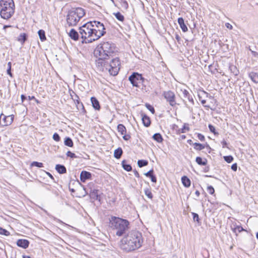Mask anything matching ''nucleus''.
Returning <instances> with one entry per match:
<instances>
[{
    "instance_id": "nucleus-1",
    "label": "nucleus",
    "mask_w": 258,
    "mask_h": 258,
    "mask_svg": "<svg viewBox=\"0 0 258 258\" xmlns=\"http://www.w3.org/2000/svg\"><path fill=\"white\" fill-rule=\"evenodd\" d=\"M121 248L125 251L130 252L141 247L143 243V238L141 232L132 230L127 233L121 240Z\"/></svg>"
},
{
    "instance_id": "nucleus-2",
    "label": "nucleus",
    "mask_w": 258,
    "mask_h": 258,
    "mask_svg": "<svg viewBox=\"0 0 258 258\" xmlns=\"http://www.w3.org/2000/svg\"><path fill=\"white\" fill-rule=\"evenodd\" d=\"M130 222L126 219H123L115 216H112L109 219V226L116 231L115 234L121 236L126 234L129 229Z\"/></svg>"
},
{
    "instance_id": "nucleus-3",
    "label": "nucleus",
    "mask_w": 258,
    "mask_h": 258,
    "mask_svg": "<svg viewBox=\"0 0 258 258\" xmlns=\"http://www.w3.org/2000/svg\"><path fill=\"white\" fill-rule=\"evenodd\" d=\"M115 44L111 42H104L98 45L94 51L95 56H100L104 58H109L115 51Z\"/></svg>"
},
{
    "instance_id": "nucleus-4",
    "label": "nucleus",
    "mask_w": 258,
    "mask_h": 258,
    "mask_svg": "<svg viewBox=\"0 0 258 258\" xmlns=\"http://www.w3.org/2000/svg\"><path fill=\"white\" fill-rule=\"evenodd\" d=\"M14 12L15 4L13 0L0 1V15L2 18L9 19Z\"/></svg>"
},
{
    "instance_id": "nucleus-5",
    "label": "nucleus",
    "mask_w": 258,
    "mask_h": 258,
    "mask_svg": "<svg viewBox=\"0 0 258 258\" xmlns=\"http://www.w3.org/2000/svg\"><path fill=\"white\" fill-rule=\"evenodd\" d=\"M93 27L94 25L91 21L86 22L82 25V43H89L95 41L94 38Z\"/></svg>"
},
{
    "instance_id": "nucleus-6",
    "label": "nucleus",
    "mask_w": 258,
    "mask_h": 258,
    "mask_svg": "<svg viewBox=\"0 0 258 258\" xmlns=\"http://www.w3.org/2000/svg\"><path fill=\"white\" fill-rule=\"evenodd\" d=\"M93 186L94 184L92 182L90 183L87 187L83 186L82 185L84 190V194L83 195V196L84 197L86 195L89 194L91 200L98 201L100 202V192L99 190L95 189Z\"/></svg>"
},
{
    "instance_id": "nucleus-7",
    "label": "nucleus",
    "mask_w": 258,
    "mask_h": 258,
    "mask_svg": "<svg viewBox=\"0 0 258 258\" xmlns=\"http://www.w3.org/2000/svg\"><path fill=\"white\" fill-rule=\"evenodd\" d=\"M120 62L118 57H115L111 60L110 62L108 61L107 64V71L110 75L116 76L120 70Z\"/></svg>"
},
{
    "instance_id": "nucleus-8",
    "label": "nucleus",
    "mask_w": 258,
    "mask_h": 258,
    "mask_svg": "<svg viewBox=\"0 0 258 258\" xmlns=\"http://www.w3.org/2000/svg\"><path fill=\"white\" fill-rule=\"evenodd\" d=\"M92 22L93 24L94 25V27H93L94 33L93 39L97 40L106 33L105 28L103 24L100 22L94 21Z\"/></svg>"
},
{
    "instance_id": "nucleus-9",
    "label": "nucleus",
    "mask_w": 258,
    "mask_h": 258,
    "mask_svg": "<svg viewBox=\"0 0 258 258\" xmlns=\"http://www.w3.org/2000/svg\"><path fill=\"white\" fill-rule=\"evenodd\" d=\"M128 80L133 86L139 87L140 84L144 82V78L142 75L138 73H133L129 77Z\"/></svg>"
},
{
    "instance_id": "nucleus-10",
    "label": "nucleus",
    "mask_w": 258,
    "mask_h": 258,
    "mask_svg": "<svg viewBox=\"0 0 258 258\" xmlns=\"http://www.w3.org/2000/svg\"><path fill=\"white\" fill-rule=\"evenodd\" d=\"M95 56L97 58L95 60V63L98 69L101 71H107V64L108 63L107 59L108 58H104L100 56Z\"/></svg>"
},
{
    "instance_id": "nucleus-11",
    "label": "nucleus",
    "mask_w": 258,
    "mask_h": 258,
    "mask_svg": "<svg viewBox=\"0 0 258 258\" xmlns=\"http://www.w3.org/2000/svg\"><path fill=\"white\" fill-rule=\"evenodd\" d=\"M80 18L81 17L78 16L75 11H71L67 16V23L69 26L75 25L79 22Z\"/></svg>"
},
{
    "instance_id": "nucleus-12",
    "label": "nucleus",
    "mask_w": 258,
    "mask_h": 258,
    "mask_svg": "<svg viewBox=\"0 0 258 258\" xmlns=\"http://www.w3.org/2000/svg\"><path fill=\"white\" fill-rule=\"evenodd\" d=\"M163 96L170 106L173 107L176 105L175 95L173 92L170 90L164 91Z\"/></svg>"
},
{
    "instance_id": "nucleus-13",
    "label": "nucleus",
    "mask_w": 258,
    "mask_h": 258,
    "mask_svg": "<svg viewBox=\"0 0 258 258\" xmlns=\"http://www.w3.org/2000/svg\"><path fill=\"white\" fill-rule=\"evenodd\" d=\"M2 116H3V125L4 126H7L9 125L12 124V123L13 121L14 120V115H11L9 116H5L3 114H1L0 116V121L2 119Z\"/></svg>"
},
{
    "instance_id": "nucleus-14",
    "label": "nucleus",
    "mask_w": 258,
    "mask_h": 258,
    "mask_svg": "<svg viewBox=\"0 0 258 258\" xmlns=\"http://www.w3.org/2000/svg\"><path fill=\"white\" fill-rule=\"evenodd\" d=\"M17 244L19 247L26 248L29 246V242L26 239H19L17 242Z\"/></svg>"
},
{
    "instance_id": "nucleus-15",
    "label": "nucleus",
    "mask_w": 258,
    "mask_h": 258,
    "mask_svg": "<svg viewBox=\"0 0 258 258\" xmlns=\"http://www.w3.org/2000/svg\"><path fill=\"white\" fill-rule=\"evenodd\" d=\"M91 173L87 171H82V182H84L86 180L91 179Z\"/></svg>"
},
{
    "instance_id": "nucleus-16",
    "label": "nucleus",
    "mask_w": 258,
    "mask_h": 258,
    "mask_svg": "<svg viewBox=\"0 0 258 258\" xmlns=\"http://www.w3.org/2000/svg\"><path fill=\"white\" fill-rule=\"evenodd\" d=\"M91 101L92 104V106L93 108L97 110H100V106L99 101L98 100L94 97H92L91 98Z\"/></svg>"
},
{
    "instance_id": "nucleus-17",
    "label": "nucleus",
    "mask_w": 258,
    "mask_h": 258,
    "mask_svg": "<svg viewBox=\"0 0 258 258\" xmlns=\"http://www.w3.org/2000/svg\"><path fill=\"white\" fill-rule=\"evenodd\" d=\"M178 23L183 32H186V31H187V27L185 24L184 20L182 17H180L178 19Z\"/></svg>"
},
{
    "instance_id": "nucleus-18",
    "label": "nucleus",
    "mask_w": 258,
    "mask_h": 258,
    "mask_svg": "<svg viewBox=\"0 0 258 258\" xmlns=\"http://www.w3.org/2000/svg\"><path fill=\"white\" fill-rule=\"evenodd\" d=\"M154 170L151 169L149 170L148 172L144 173V175L148 177L151 178V180L153 182H156L157 178L155 175L153 174Z\"/></svg>"
},
{
    "instance_id": "nucleus-19",
    "label": "nucleus",
    "mask_w": 258,
    "mask_h": 258,
    "mask_svg": "<svg viewBox=\"0 0 258 258\" xmlns=\"http://www.w3.org/2000/svg\"><path fill=\"white\" fill-rule=\"evenodd\" d=\"M142 119L143 123L146 127H148L150 125L151 121L150 118L147 115L144 114L142 115Z\"/></svg>"
},
{
    "instance_id": "nucleus-20",
    "label": "nucleus",
    "mask_w": 258,
    "mask_h": 258,
    "mask_svg": "<svg viewBox=\"0 0 258 258\" xmlns=\"http://www.w3.org/2000/svg\"><path fill=\"white\" fill-rule=\"evenodd\" d=\"M183 93V97L186 98L189 102H190L192 104L194 103V99L192 96L190 95L188 91L185 89L183 90H181Z\"/></svg>"
},
{
    "instance_id": "nucleus-21",
    "label": "nucleus",
    "mask_w": 258,
    "mask_h": 258,
    "mask_svg": "<svg viewBox=\"0 0 258 258\" xmlns=\"http://www.w3.org/2000/svg\"><path fill=\"white\" fill-rule=\"evenodd\" d=\"M248 76L253 83H254L255 84L258 83V74L257 73H256L255 72H251L248 74Z\"/></svg>"
},
{
    "instance_id": "nucleus-22",
    "label": "nucleus",
    "mask_w": 258,
    "mask_h": 258,
    "mask_svg": "<svg viewBox=\"0 0 258 258\" xmlns=\"http://www.w3.org/2000/svg\"><path fill=\"white\" fill-rule=\"evenodd\" d=\"M208 93L204 91H202L199 93L198 96L199 98V100L201 102V103L203 105H204L206 103V100L205 99H203V98H202L203 97H208Z\"/></svg>"
},
{
    "instance_id": "nucleus-23",
    "label": "nucleus",
    "mask_w": 258,
    "mask_h": 258,
    "mask_svg": "<svg viewBox=\"0 0 258 258\" xmlns=\"http://www.w3.org/2000/svg\"><path fill=\"white\" fill-rule=\"evenodd\" d=\"M123 154V151L120 147H118L117 149L114 150V157L117 159H119L121 158L122 155Z\"/></svg>"
},
{
    "instance_id": "nucleus-24",
    "label": "nucleus",
    "mask_w": 258,
    "mask_h": 258,
    "mask_svg": "<svg viewBox=\"0 0 258 258\" xmlns=\"http://www.w3.org/2000/svg\"><path fill=\"white\" fill-rule=\"evenodd\" d=\"M181 181L183 185L186 187H188L190 185V179L186 176H183L181 177Z\"/></svg>"
},
{
    "instance_id": "nucleus-25",
    "label": "nucleus",
    "mask_w": 258,
    "mask_h": 258,
    "mask_svg": "<svg viewBox=\"0 0 258 258\" xmlns=\"http://www.w3.org/2000/svg\"><path fill=\"white\" fill-rule=\"evenodd\" d=\"M55 169L60 174L65 173L67 172V169L64 166L60 164H57L55 166Z\"/></svg>"
},
{
    "instance_id": "nucleus-26",
    "label": "nucleus",
    "mask_w": 258,
    "mask_h": 258,
    "mask_svg": "<svg viewBox=\"0 0 258 258\" xmlns=\"http://www.w3.org/2000/svg\"><path fill=\"white\" fill-rule=\"evenodd\" d=\"M231 228L233 231L235 233H236L237 231L238 232H240L244 230L242 226H241L240 225H237L236 223L232 224Z\"/></svg>"
},
{
    "instance_id": "nucleus-27",
    "label": "nucleus",
    "mask_w": 258,
    "mask_h": 258,
    "mask_svg": "<svg viewBox=\"0 0 258 258\" xmlns=\"http://www.w3.org/2000/svg\"><path fill=\"white\" fill-rule=\"evenodd\" d=\"M69 36L72 39H74V40H77L79 38V34L78 32L74 29L71 30L69 33Z\"/></svg>"
},
{
    "instance_id": "nucleus-28",
    "label": "nucleus",
    "mask_w": 258,
    "mask_h": 258,
    "mask_svg": "<svg viewBox=\"0 0 258 258\" xmlns=\"http://www.w3.org/2000/svg\"><path fill=\"white\" fill-rule=\"evenodd\" d=\"M122 168L127 171H131L132 170V167L130 164L127 163L125 160H123L121 162Z\"/></svg>"
},
{
    "instance_id": "nucleus-29",
    "label": "nucleus",
    "mask_w": 258,
    "mask_h": 258,
    "mask_svg": "<svg viewBox=\"0 0 258 258\" xmlns=\"http://www.w3.org/2000/svg\"><path fill=\"white\" fill-rule=\"evenodd\" d=\"M196 161L200 165H206L207 163V160L206 159H202L200 157H197L196 159Z\"/></svg>"
},
{
    "instance_id": "nucleus-30",
    "label": "nucleus",
    "mask_w": 258,
    "mask_h": 258,
    "mask_svg": "<svg viewBox=\"0 0 258 258\" xmlns=\"http://www.w3.org/2000/svg\"><path fill=\"white\" fill-rule=\"evenodd\" d=\"M152 138L155 141H157L158 143H159L162 142L163 140L161 135L160 133L155 134L153 136Z\"/></svg>"
},
{
    "instance_id": "nucleus-31",
    "label": "nucleus",
    "mask_w": 258,
    "mask_h": 258,
    "mask_svg": "<svg viewBox=\"0 0 258 258\" xmlns=\"http://www.w3.org/2000/svg\"><path fill=\"white\" fill-rule=\"evenodd\" d=\"M117 131L121 135H124L126 133V128L122 124H119L117 125Z\"/></svg>"
},
{
    "instance_id": "nucleus-32",
    "label": "nucleus",
    "mask_w": 258,
    "mask_h": 258,
    "mask_svg": "<svg viewBox=\"0 0 258 258\" xmlns=\"http://www.w3.org/2000/svg\"><path fill=\"white\" fill-rule=\"evenodd\" d=\"M27 36L26 33H21L18 38V41L20 42L22 44H23L27 40Z\"/></svg>"
},
{
    "instance_id": "nucleus-33",
    "label": "nucleus",
    "mask_w": 258,
    "mask_h": 258,
    "mask_svg": "<svg viewBox=\"0 0 258 258\" xmlns=\"http://www.w3.org/2000/svg\"><path fill=\"white\" fill-rule=\"evenodd\" d=\"M38 34L39 38L41 41H44L46 39V36H45V33L43 30H39L38 32Z\"/></svg>"
},
{
    "instance_id": "nucleus-34",
    "label": "nucleus",
    "mask_w": 258,
    "mask_h": 258,
    "mask_svg": "<svg viewBox=\"0 0 258 258\" xmlns=\"http://www.w3.org/2000/svg\"><path fill=\"white\" fill-rule=\"evenodd\" d=\"M64 143V145L67 146H68L70 147H72L73 146V141L69 137H67L65 138Z\"/></svg>"
},
{
    "instance_id": "nucleus-35",
    "label": "nucleus",
    "mask_w": 258,
    "mask_h": 258,
    "mask_svg": "<svg viewBox=\"0 0 258 258\" xmlns=\"http://www.w3.org/2000/svg\"><path fill=\"white\" fill-rule=\"evenodd\" d=\"M194 145L195 149L197 150L201 151L205 148V146L200 143H195Z\"/></svg>"
},
{
    "instance_id": "nucleus-36",
    "label": "nucleus",
    "mask_w": 258,
    "mask_h": 258,
    "mask_svg": "<svg viewBox=\"0 0 258 258\" xmlns=\"http://www.w3.org/2000/svg\"><path fill=\"white\" fill-rule=\"evenodd\" d=\"M113 14L118 20L121 22L124 20V16L120 12L114 13Z\"/></svg>"
},
{
    "instance_id": "nucleus-37",
    "label": "nucleus",
    "mask_w": 258,
    "mask_h": 258,
    "mask_svg": "<svg viewBox=\"0 0 258 258\" xmlns=\"http://www.w3.org/2000/svg\"><path fill=\"white\" fill-rule=\"evenodd\" d=\"M148 162L145 160H139L138 161V165L139 167H142L147 165Z\"/></svg>"
},
{
    "instance_id": "nucleus-38",
    "label": "nucleus",
    "mask_w": 258,
    "mask_h": 258,
    "mask_svg": "<svg viewBox=\"0 0 258 258\" xmlns=\"http://www.w3.org/2000/svg\"><path fill=\"white\" fill-rule=\"evenodd\" d=\"M145 195L150 199H152L153 194L150 189L146 188L144 190Z\"/></svg>"
},
{
    "instance_id": "nucleus-39",
    "label": "nucleus",
    "mask_w": 258,
    "mask_h": 258,
    "mask_svg": "<svg viewBox=\"0 0 258 258\" xmlns=\"http://www.w3.org/2000/svg\"><path fill=\"white\" fill-rule=\"evenodd\" d=\"M230 71L232 73H233L235 75H237L239 73L238 70H237V68L234 66H232L229 67Z\"/></svg>"
},
{
    "instance_id": "nucleus-40",
    "label": "nucleus",
    "mask_w": 258,
    "mask_h": 258,
    "mask_svg": "<svg viewBox=\"0 0 258 258\" xmlns=\"http://www.w3.org/2000/svg\"><path fill=\"white\" fill-rule=\"evenodd\" d=\"M31 166H36L38 167H42L43 166V164L42 163L34 161L31 164Z\"/></svg>"
},
{
    "instance_id": "nucleus-41",
    "label": "nucleus",
    "mask_w": 258,
    "mask_h": 258,
    "mask_svg": "<svg viewBox=\"0 0 258 258\" xmlns=\"http://www.w3.org/2000/svg\"><path fill=\"white\" fill-rule=\"evenodd\" d=\"M224 159L228 163H231L233 160V157L231 155L224 156Z\"/></svg>"
},
{
    "instance_id": "nucleus-42",
    "label": "nucleus",
    "mask_w": 258,
    "mask_h": 258,
    "mask_svg": "<svg viewBox=\"0 0 258 258\" xmlns=\"http://www.w3.org/2000/svg\"><path fill=\"white\" fill-rule=\"evenodd\" d=\"M0 234L8 236L10 234V233L7 230L0 227Z\"/></svg>"
},
{
    "instance_id": "nucleus-43",
    "label": "nucleus",
    "mask_w": 258,
    "mask_h": 258,
    "mask_svg": "<svg viewBox=\"0 0 258 258\" xmlns=\"http://www.w3.org/2000/svg\"><path fill=\"white\" fill-rule=\"evenodd\" d=\"M145 106L146 108L152 112V113L154 114L155 113V109L152 105H151L149 104L146 103Z\"/></svg>"
},
{
    "instance_id": "nucleus-44",
    "label": "nucleus",
    "mask_w": 258,
    "mask_h": 258,
    "mask_svg": "<svg viewBox=\"0 0 258 258\" xmlns=\"http://www.w3.org/2000/svg\"><path fill=\"white\" fill-rule=\"evenodd\" d=\"M207 191L211 195H213L215 192V189L212 185L207 187Z\"/></svg>"
},
{
    "instance_id": "nucleus-45",
    "label": "nucleus",
    "mask_w": 258,
    "mask_h": 258,
    "mask_svg": "<svg viewBox=\"0 0 258 258\" xmlns=\"http://www.w3.org/2000/svg\"><path fill=\"white\" fill-rule=\"evenodd\" d=\"M192 215H193V219L195 221H197V222L199 223L200 222V219L199 217V215L198 214L196 213H192Z\"/></svg>"
},
{
    "instance_id": "nucleus-46",
    "label": "nucleus",
    "mask_w": 258,
    "mask_h": 258,
    "mask_svg": "<svg viewBox=\"0 0 258 258\" xmlns=\"http://www.w3.org/2000/svg\"><path fill=\"white\" fill-rule=\"evenodd\" d=\"M121 7L125 10L127 9L128 7V3L125 0H123L121 2Z\"/></svg>"
},
{
    "instance_id": "nucleus-47",
    "label": "nucleus",
    "mask_w": 258,
    "mask_h": 258,
    "mask_svg": "<svg viewBox=\"0 0 258 258\" xmlns=\"http://www.w3.org/2000/svg\"><path fill=\"white\" fill-rule=\"evenodd\" d=\"M208 127H209V128L210 132H211L215 135L217 134V133L216 132L215 127L213 125L210 124H209Z\"/></svg>"
},
{
    "instance_id": "nucleus-48",
    "label": "nucleus",
    "mask_w": 258,
    "mask_h": 258,
    "mask_svg": "<svg viewBox=\"0 0 258 258\" xmlns=\"http://www.w3.org/2000/svg\"><path fill=\"white\" fill-rule=\"evenodd\" d=\"M53 139L55 141H59L60 140V137L57 133H54L53 135Z\"/></svg>"
},
{
    "instance_id": "nucleus-49",
    "label": "nucleus",
    "mask_w": 258,
    "mask_h": 258,
    "mask_svg": "<svg viewBox=\"0 0 258 258\" xmlns=\"http://www.w3.org/2000/svg\"><path fill=\"white\" fill-rule=\"evenodd\" d=\"M67 156L70 157L72 158H74L77 157L76 155L74 153L71 152V151H68L67 153Z\"/></svg>"
},
{
    "instance_id": "nucleus-50",
    "label": "nucleus",
    "mask_w": 258,
    "mask_h": 258,
    "mask_svg": "<svg viewBox=\"0 0 258 258\" xmlns=\"http://www.w3.org/2000/svg\"><path fill=\"white\" fill-rule=\"evenodd\" d=\"M198 138L201 141H204L205 140V137L201 134H198L197 135Z\"/></svg>"
},
{
    "instance_id": "nucleus-51",
    "label": "nucleus",
    "mask_w": 258,
    "mask_h": 258,
    "mask_svg": "<svg viewBox=\"0 0 258 258\" xmlns=\"http://www.w3.org/2000/svg\"><path fill=\"white\" fill-rule=\"evenodd\" d=\"M186 130L188 131L189 127L186 126L185 124H184L183 126V127L181 128V133H185L186 132Z\"/></svg>"
},
{
    "instance_id": "nucleus-52",
    "label": "nucleus",
    "mask_w": 258,
    "mask_h": 258,
    "mask_svg": "<svg viewBox=\"0 0 258 258\" xmlns=\"http://www.w3.org/2000/svg\"><path fill=\"white\" fill-rule=\"evenodd\" d=\"M123 135L122 138H123V140L125 141H128L131 138L130 135H126V134L124 135Z\"/></svg>"
},
{
    "instance_id": "nucleus-53",
    "label": "nucleus",
    "mask_w": 258,
    "mask_h": 258,
    "mask_svg": "<svg viewBox=\"0 0 258 258\" xmlns=\"http://www.w3.org/2000/svg\"><path fill=\"white\" fill-rule=\"evenodd\" d=\"M231 169L234 171H236L237 169V165L236 163H234L231 166Z\"/></svg>"
},
{
    "instance_id": "nucleus-54",
    "label": "nucleus",
    "mask_w": 258,
    "mask_h": 258,
    "mask_svg": "<svg viewBox=\"0 0 258 258\" xmlns=\"http://www.w3.org/2000/svg\"><path fill=\"white\" fill-rule=\"evenodd\" d=\"M225 26L227 28H228L230 30H232L233 28L232 26L229 23H226L225 24Z\"/></svg>"
},
{
    "instance_id": "nucleus-55",
    "label": "nucleus",
    "mask_w": 258,
    "mask_h": 258,
    "mask_svg": "<svg viewBox=\"0 0 258 258\" xmlns=\"http://www.w3.org/2000/svg\"><path fill=\"white\" fill-rule=\"evenodd\" d=\"M7 74L11 77H13V74L12 73H11V69L10 68H8L7 69Z\"/></svg>"
},
{
    "instance_id": "nucleus-56",
    "label": "nucleus",
    "mask_w": 258,
    "mask_h": 258,
    "mask_svg": "<svg viewBox=\"0 0 258 258\" xmlns=\"http://www.w3.org/2000/svg\"><path fill=\"white\" fill-rule=\"evenodd\" d=\"M221 144L222 145V147L223 148H225L226 147V146H227V143L225 141V140H223L221 142Z\"/></svg>"
},
{
    "instance_id": "nucleus-57",
    "label": "nucleus",
    "mask_w": 258,
    "mask_h": 258,
    "mask_svg": "<svg viewBox=\"0 0 258 258\" xmlns=\"http://www.w3.org/2000/svg\"><path fill=\"white\" fill-rule=\"evenodd\" d=\"M134 173L135 175L137 177H138V178H139V177H140V174H139V172H138L137 170H135L134 171Z\"/></svg>"
},
{
    "instance_id": "nucleus-58",
    "label": "nucleus",
    "mask_w": 258,
    "mask_h": 258,
    "mask_svg": "<svg viewBox=\"0 0 258 258\" xmlns=\"http://www.w3.org/2000/svg\"><path fill=\"white\" fill-rule=\"evenodd\" d=\"M21 100L22 102H24V100L26 99V97L24 95H21Z\"/></svg>"
},
{
    "instance_id": "nucleus-59",
    "label": "nucleus",
    "mask_w": 258,
    "mask_h": 258,
    "mask_svg": "<svg viewBox=\"0 0 258 258\" xmlns=\"http://www.w3.org/2000/svg\"><path fill=\"white\" fill-rule=\"evenodd\" d=\"M251 53L253 54V55H254V56L258 55L257 52L254 51H252V50H251Z\"/></svg>"
},
{
    "instance_id": "nucleus-60",
    "label": "nucleus",
    "mask_w": 258,
    "mask_h": 258,
    "mask_svg": "<svg viewBox=\"0 0 258 258\" xmlns=\"http://www.w3.org/2000/svg\"><path fill=\"white\" fill-rule=\"evenodd\" d=\"M46 174L50 177L51 179H54L53 176L49 172H46Z\"/></svg>"
},
{
    "instance_id": "nucleus-61",
    "label": "nucleus",
    "mask_w": 258,
    "mask_h": 258,
    "mask_svg": "<svg viewBox=\"0 0 258 258\" xmlns=\"http://www.w3.org/2000/svg\"><path fill=\"white\" fill-rule=\"evenodd\" d=\"M12 26H11V25H4V27H3V29L4 30H6V28H9V27H12Z\"/></svg>"
},
{
    "instance_id": "nucleus-62",
    "label": "nucleus",
    "mask_w": 258,
    "mask_h": 258,
    "mask_svg": "<svg viewBox=\"0 0 258 258\" xmlns=\"http://www.w3.org/2000/svg\"><path fill=\"white\" fill-rule=\"evenodd\" d=\"M195 194L197 196V197H199V196L200 195V193L199 190H196V192H195Z\"/></svg>"
},
{
    "instance_id": "nucleus-63",
    "label": "nucleus",
    "mask_w": 258,
    "mask_h": 258,
    "mask_svg": "<svg viewBox=\"0 0 258 258\" xmlns=\"http://www.w3.org/2000/svg\"><path fill=\"white\" fill-rule=\"evenodd\" d=\"M81 12H82V17H83L85 15V12L83 9H82Z\"/></svg>"
},
{
    "instance_id": "nucleus-64",
    "label": "nucleus",
    "mask_w": 258,
    "mask_h": 258,
    "mask_svg": "<svg viewBox=\"0 0 258 258\" xmlns=\"http://www.w3.org/2000/svg\"><path fill=\"white\" fill-rule=\"evenodd\" d=\"M23 258H31V257L28 255H23Z\"/></svg>"
}]
</instances>
